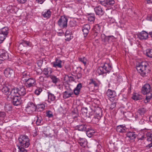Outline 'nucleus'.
Listing matches in <instances>:
<instances>
[{
    "label": "nucleus",
    "mask_w": 152,
    "mask_h": 152,
    "mask_svg": "<svg viewBox=\"0 0 152 152\" xmlns=\"http://www.w3.org/2000/svg\"><path fill=\"white\" fill-rule=\"evenodd\" d=\"M20 145L17 146L19 152H27L25 148H27L29 145V139L25 135H21L18 138Z\"/></svg>",
    "instance_id": "f257e3e1"
},
{
    "label": "nucleus",
    "mask_w": 152,
    "mask_h": 152,
    "mask_svg": "<svg viewBox=\"0 0 152 152\" xmlns=\"http://www.w3.org/2000/svg\"><path fill=\"white\" fill-rule=\"evenodd\" d=\"M148 63L146 61H143L139 64L136 66L137 72L142 76H144L147 72Z\"/></svg>",
    "instance_id": "f03ea898"
},
{
    "label": "nucleus",
    "mask_w": 152,
    "mask_h": 152,
    "mask_svg": "<svg viewBox=\"0 0 152 152\" xmlns=\"http://www.w3.org/2000/svg\"><path fill=\"white\" fill-rule=\"evenodd\" d=\"M67 19L65 16H61L58 21V24L61 27L65 28L67 26Z\"/></svg>",
    "instance_id": "7ed1b4c3"
},
{
    "label": "nucleus",
    "mask_w": 152,
    "mask_h": 152,
    "mask_svg": "<svg viewBox=\"0 0 152 152\" xmlns=\"http://www.w3.org/2000/svg\"><path fill=\"white\" fill-rule=\"evenodd\" d=\"M150 85L148 84H146L142 87L141 92L143 94H146L150 92Z\"/></svg>",
    "instance_id": "20e7f679"
},
{
    "label": "nucleus",
    "mask_w": 152,
    "mask_h": 152,
    "mask_svg": "<svg viewBox=\"0 0 152 152\" xmlns=\"http://www.w3.org/2000/svg\"><path fill=\"white\" fill-rule=\"evenodd\" d=\"M19 96L18 89L17 88H13L10 94L8 95V97L10 98H13L15 96Z\"/></svg>",
    "instance_id": "39448f33"
},
{
    "label": "nucleus",
    "mask_w": 152,
    "mask_h": 152,
    "mask_svg": "<svg viewBox=\"0 0 152 152\" xmlns=\"http://www.w3.org/2000/svg\"><path fill=\"white\" fill-rule=\"evenodd\" d=\"M25 85L28 87L34 86L35 85V80L32 78L29 79L26 81Z\"/></svg>",
    "instance_id": "423d86ee"
},
{
    "label": "nucleus",
    "mask_w": 152,
    "mask_h": 152,
    "mask_svg": "<svg viewBox=\"0 0 152 152\" xmlns=\"http://www.w3.org/2000/svg\"><path fill=\"white\" fill-rule=\"evenodd\" d=\"M0 52H1L0 54V61H3L8 59L9 56L6 51L3 50H1Z\"/></svg>",
    "instance_id": "0eeeda50"
},
{
    "label": "nucleus",
    "mask_w": 152,
    "mask_h": 152,
    "mask_svg": "<svg viewBox=\"0 0 152 152\" xmlns=\"http://www.w3.org/2000/svg\"><path fill=\"white\" fill-rule=\"evenodd\" d=\"M36 106H35L34 104L32 102L28 103V106L26 107L27 110L29 112L35 111L36 110Z\"/></svg>",
    "instance_id": "6e6552de"
},
{
    "label": "nucleus",
    "mask_w": 152,
    "mask_h": 152,
    "mask_svg": "<svg viewBox=\"0 0 152 152\" xmlns=\"http://www.w3.org/2000/svg\"><path fill=\"white\" fill-rule=\"evenodd\" d=\"M4 74L6 77L9 78L13 75V71L10 68H7L5 69Z\"/></svg>",
    "instance_id": "1a4fd4ad"
},
{
    "label": "nucleus",
    "mask_w": 152,
    "mask_h": 152,
    "mask_svg": "<svg viewBox=\"0 0 152 152\" xmlns=\"http://www.w3.org/2000/svg\"><path fill=\"white\" fill-rule=\"evenodd\" d=\"M138 37L141 39H146L148 37V34L145 31H142L138 34Z\"/></svg>",
    "instance_id": "9d476101"
},
{
    "label": "nucleus",
    "mask_w": 152,
    "mask_h": 152,
    "mask_svg": "<svg viewBox=\"0 0 152 152\" xmlns=\"http://www.w3.org/2000/svg\"><path fill=\"white\" fill-rule=\"evenodd\" d=\"M11 98L12 99V102L14 105L17 106L20 104L21 101L19 96H15Z\"/></svg>",
    "instance_id": "9b49d317"
},
{
    "label": "nucleus",
    "mask_w": 152,
    "mask_h": 152,
    "mask_svg": "<svg viewBox=\"0 0 152 152\" xmlns=\"http://www.w3.org/2000/svg\"><path fill=\"white\" fill-rule=\"evenodd\" d=\"M114 0H105L104 1H101V3L105 6L109 5L115 3Z\"/></svg>",
    "instance_id": "f8f14e48"
},
{
    "label": "nucleus",
    "mask_w": 152,
    "mask_h": 152,
    "mask_svg": "<svg viewBox=\"0 0 152 152\" xmlns=\"http://www.w3.org/2000/svg\"><path fill=\"white\" fill-rule=\"evenodd\" d=\"M90 29V26L89 24H86L84 25L83 29L84 36L86 37L88 33V31Z\"/></svg>",
    "instance_id": "ddd939ff"
},
{
    "label": "nucleus",
    "mask_w": 152,
    "mask_h": 152,
    "mask_svg": "<svg viewBox=\"0 0 152 152\" xmlns=\"http://www.w3.org/2000/svg\"><path fill=\"white\" fill-rule=\"evenodd\" d=\"M62 61L60 60H59L56 59V61L52 63L53 66L54 67H58L59 68H61L62 66L61 65Z\"/></svg>",
    "instance_id": "4468645a"
},
{
    "label": "nucleus",
    "mask_w": 152,
    "mask_h": 152,
    "mask_svg": "<svg viewBox=\"0 0 152 152\" xmlns=\"http://www.w3.org/2000/svg\"><path fill=\"white\" fill-rule=\"evenodd\" d=\"M19 96H24L26 93V91L25 88L23 86L19 87L18 88Z\"/></svg>",
    "instance_id": "2eb2a0df"
},
{
    "label": "nucleus",
    "mask_w": 152,
    "mask_h": 152,
    "mask_svg": "<svg viewBox=\"0 0 152 152\" xmlns=\"http://www.w3.org/2000/svg\"><path fill=\"white\" fill-rule=\"evenodd\" d=\"M94 10L96 14L97 15H102L103 14V10L100 6H99L96 7L94 9Z\"/></svg>",
    "instance_id": "dca6fc26"
},
{
    "label": "nucleus",
    "mask_w": 152,
    "mask_h": 152,
    "mask_svg": "<svg viewBox=\"0 0 152 152\" xmlns=\"http://www.w3.org/2000/svg\"><path fill=\"white\" fill-rule=\"evenodd\" d=\"M87 127L88 126H86V125L84 124H82L77 126V128L79 131H86L88 128H87Z\"/></svg>",
    "instance_id": "f3484780"
},
{
    "label": "nucleus",
    "mask_w": 152,
    "mask_h": 152,
    "mask_svg": "<svg viewBox=\"0 0 152 152\" xmlns=\"http://www.w3.org/2000/svg\"><path fill=\"white\" fill-rule=\"evenodd\" d=\"M107 96L110 97H114L116 95L115 92L110 89H108L107 92Z\"/></svg>",
    "instance_id": "a211bd4d"
},
{
    "label": "nucleus",
    "mask_w": 152,
    "mask_h": 152,
    "mask_svg": "<svg viewBox=\"0 0 152 152\" xmlns=\"http://www.w3.org/2000/svg\"><path fill=\"white\" fill-rule=\"evenodd\" d=\"M126 136L130 140H133L136 137V135L134 132H129L127 133Z\"/></svg>",
    "instance_id": "6ab92c4d"
},
{
    "label": "nucleus",
    "mask_w": 152,
    "mask_h": 152,
    "mask_svg": "<svg viewBox=\"0 0 152 152\" xmlns=\"http://www.w3.org/2000/svg\"><path fill=\"white\" fill-rule=\"evenodd\" d=\"M9 29L7 27H4L3 28L0 30V34H3V35H4L6 36L8 33Z\"/></svg>",
    "instance_id": "aec40b11"
},
{
    "label": "nucleus",
    "mask_w": 152,
    "mask_h": 152,
    "mask_svg": "<svg viewBox=\"0 0 152 152\" xmlns=\"http://www.w3.org/2000/svg\"><path fill=\"white\" fill-rule=\"evenodd\" d=\"M9 90L10 89L6 86H3L1 89L2 92L7 95H9Z\"/></svg>",
    "instance_id": "412c9836"
},
{
    "label": "nucleus",
    "mask_w": 152,
    "mask_h": 152,
    "mask_svg": "<svg viewBox=\"0 0 152 152\" xmlns=\"http://www.w3.org/2000/svg\"><path fill=\"white\" fill-rule=\"evenodd\" d=\"M146 94L147 95L146 96V98L144 100V102L145 103H147L148 102L149 100L152 98V94L150 92Z\"/></svg>",
    "instance_id": "4be33fe9"
},
{
    "label": "nucleus",
    "mask_w": 152,
    "mask_h": 152,
    "mask_svg": "<svg viewBox=\"0 0 152 152\" xmlns=\"http://www.w3.org/2000/svg\"><path fill=\"white\" fill-rule=\"evenodd\" d=\"M65 39L67 41H69L71 39V33L69 31H66L65 34Z\"/></svg>",
    "instance_id": "5701e85b"
},
{
    "label": "nucleus",
    "mask_w": 152,
    "mask_h": 152,
    "mask_svg": "<svg viewBox=\"0 0 152 152\" xmlns=\"http://www.w3.org/2000/svg\"><path fill=\"white\" fill-rule=\"evenodd\" d=\"M125 127L123 125H120L117 126L116 130L117 132H123L125 131Z\"/></svg>",
    "instance_id": "b1692460"
},
{
    "label": "nucleus",
    "mask_w": 152,
    "mask_h": 152,
    "mask_svg": "<svg viewBox=\"0 0 152 152\" xmlns=\"http://www.w3.org/2000/svg\"><path fill=\"white\" fill-rule=\"evenodd\" d=\"M112 37H113V36H112L106 37L104 34H102L101 35L102 41L106 43L108 41L110 38Z\"/></svg>",
    "instance_id": "393cba45"
},
{
    "label": "nucleus",
    "mask_w": 152,
    "mask_h": 152,
    "mask_svg": "<svg viewBox=\"0 0 152 152\" xmlns=\"http://www.w3.org/2000/svg\"><path fill=\"white\" fill-rule=\"evenodd\" d=\"M142 96L138 94L134 93L133 94L132 99L134 100H138L141 99Z\"/></svg>",
    "instance_id": "a878e982"
},
{
    "label": "nucleus",
    "mask_w": 152,
    "mask_h": 152,
    "mask_svg": "<svg viewBox=\"0 0 152 152\" xmlns=\"http://www.w3.org/2000/svg\"><path fill=\"white\" fill-rule=\"evenodd\" d=\"M88 129V128L86 131V134L88 137H91L94 134V132L93 130L92 129Z\"/></svg>",
    "instance_id": "bb28decb"
},
{
    "label": "nucleus",
    "mask_w": 152,
    "mask_h": 152,
    "mask_svg": "<svg viewBox=\"0 0 152 152\" xmlns=\"http://www.w3.org/2000/svg\"><path fill=\"white\" fill-rule=\"evenodd\" d=\"M52 71V70L50 69H48L45 68L44 69L43 72L44 74L48 77L49 76H50V74L51 73Z\"/></svg>",
    "instance_id": "cd10ccee"
},
{
    "label": "nucleus",
    "mask_w": 152,
    "mask_h": 152,
    "mask_svg": "<svg viewBox=\"0 0 152 152\" xmlns=\"http://www.w3.org/2000/svg\"><path fill=\"white\" fill-rule=\"evenodd\" d=\"M105 71L104 70V69L103 67L101 66L99 67L97 69L96 72L99 75H101Z\"/></svg>",
    "instance_id": "c85d7f7f"
},
{
    "label": "nucleus",
    "mask_w": 152,
    "mask_h": 152,
    "mask_svg": "<svg viewBox=\"0 0 152 152\" xmlns=\"http://www.w3.org/2000/svg\"><path fill=\"white\" fill-rule=\"evenodd\" d=\"M104 70L106 71H108L111 69L110 66L107 64H105L103 67Z\"/></svg>",
    "instance_id": "c756f323"
},
{
    "label": "nucleus",
    "mask_w": 152,
    "mask_h": 152,
    "mask_svg": "<svg viewBox=\"0 0 152 152\" xmlns=\"http://www.w3.org/2000/svg\"><path fill=\"white\" fill-rule=\"evenodd\" d=\"M29 77V74L27 72H23L22 74V79L25 81L28 79Z\"/></svg>",
    "instance_id": "7c9ffc66"
},
{
    "label": "nucleus",
    "mask_w": 152,
    "mask_h": 152,
    "mask_svg": "<svg viewBox=\"0 0 152 152\" xmlns=\"http://www.w3.org/2000/svg\"><path fill=\"white\" fill-rule=\"evenodd\" d=\"M37 109L39 111H41L45 108V106L43 104H38L36 106Z\"/></svg>",
    "instance_id": "2f4dec72"
},
{
    "label": "nucleus",
    "mask_w": 152,
    "mask_h": 152,
    "mask_svg": "<svg viewBox=\"0 0 152 152\" xmlns=\"http://www.w3.org/2000/svg\"><path fill=\"white\" fill-rule=\"evenodd\" d=\"M79 142L80 143V145L83 147L86 146V142L85 139L81 138L80 139Z\"/></svg>",
    "instance_id": "473e14b6"
},
{
    "label": "nucleus",
    "mask_w": 152,
    "mask_h": 152,
    "mask_svg": "<svg viewBox=\"0 0 152 152\" xmlns=\"http://www.w3.org/2000/svg\"><path fill=\"white\" fill-rule=\"evenodd\" d=\"M50 15V12L48 10L46 12H45L43 14V15L44 17L48 18H49Z\"/></svg>",
    "instance_id": "72a5a7b5"
},
{
    "label": "nucleus",
    "mask_w": 152,
    "mask_h": 152,
    "mask_svg": "<svg viewBox=\"0 0 152 152\" xmlns=\"http://www.w3.org/2000/svg\"><path fill=\"white\" fill-rule=\"evenodd\" d=\"M48 98L49 100L51 101H54L55 99V96L54 95L51 93H49L48 94Z\"/></svg>",
    "instance_id": "f704fd0d"
},
{
    "label": "nucleus",
    "mask_w": 152,
    "mask_h": 152,
    "mask_svg": "<svg viewBox=\"0 0 152 152\" xmlns=\"http://www.w3.org/2000/svg\"><path fill=\"white\" fill-rule=\"evenodd\" d=\"M6 114L5 112L0 111V122H2Z\"/></svg>",
    "instance_id": "c9c22d12"
},
{
    "label": "nucleus",
    "mask_w": 152,
    "mask_h": 152,
    "mask_svg": "<svg viewBox=\"0 0 152 152\" xmlns=\"http://www.w3.org/2000/svg\"><path fill=\"white\" fill-rule=\"evenodd\" d=\"M146 55L148 57L152 58V49H148L146 50Z\"/></svg>",
    "instance_id": "e433bc0d"
},
{
    "label": "nucleus",
    "mask_w": 152,
    "mask_h": 152,
    "mask_svg": "<svg viewBox=\"0 0 152 152\" xmlns=\"http://www.w3.org/2000/svg\"><path fill=\"white\" fill-rule=\"evenodd\" d=\"M50 77L53 83H56L58 82V79L56 76L51 75Z\"/></svg>",
    "instance_id": "4c0bfd02"
},
{
    "label": "nucleus",
    "mask_w": 152,
    "mask_h": 152,
    "mask_svg": "<svg viewBox=\"0 0 152 152\" xmlns=\"http://www.w3.org/2000/svg\"><path fill=\"white\" fill-rule=\"evenodd\" d=\"M147 136V140L148 141H151L152 140V133L148 132L146 134Z\"/></svg>",
    "instance_id": "58836bf2"
},
{
    "label": "nucleus",
    "mask_w": 152,
    "mask_h": 152,
    "mask_svg": "<svg viewBox=\"0 0 152 152\" xmlns=\"http://www.w3.org/2000/svg\"><path fill=\"white\" fill-rule=\"evenodd\" d=\"M145 112V110L144 108H141L139 109L138 111V112L140 114V115H142Z\"/></svg>",
    "instance_id": "ea45409f"
},
{
    "label": "nucleus",
    "mask_w": 152,
    "mask_h": 152,
    "mask_svg": "<svg viewBox=\"0 0 152 152\" xmlns=\"http://www.w3.org/2000/svg\"><path fill=\"white\" fill-rule=\"evenodd\" d=\"M6 36L3 34H0V43H1L5 39Z\"/></svg>",
    "instance_id": "a19ab883"
},
{
    "label": "nucleus",
    "mask_w": 152,
    "mask_h": 152,
    "mask_svg": "<svg viewBox=\"0 0 152 152\" xmlns=\"http://www.w3.org/2000/svg\"><path fill=\"white\" fill-rule=\"evenodd\" d=\"M95 18L93 15H91L88 17V20L89 21L91 22L94 20Z\"/></svg>",
    "instance_id": "79ce46f5"
},
{
    "label": "nucleus",
    "mask_w": 152,
    "mask_h": 152,
    "mask_svg": "<svg viewBox=\"0 0 152 152\" xmlns=\"http://www.w3.org/2000/svg\"><path fill=\"white\" fill-rule=\"evenodd\" d=\"M71 94L70 93L66 91H65L64 94V98H66L69 97L71 96Z\"/></svg>",
    "instance_id": "37998d69"
},
{
    "label": "nucleus",
    "mask_w": 152,
    "mask_h": 152,
    "mask_svg": "<svg viewBox=\"0 0 152 152\" xmlns=\"http://www.w3.org/2000/svg\"><path fill=\"white\" fill-rule=\"evenodd\" d=\"M89 84H93L94 85V87H96L98 86V84L94 80L92 79L90 80V82L89 83Z\"/></svg>",
    "instance_id": "c03bdc74"
},
{
    "label": "nucleus",
    "mask_w": 152,
    "mask_h": 152,
    "mask_svg": "<svg viewBox=\"0 0 152 152\" xmlns=\"http://www.w3.org/2000/svg\"><path fill=\"white\" fill-rule=\"evenodd\" d=\"M30 42H27V41H24L23 42L22 44H20V46H19V49H20V47L22 45H27L28 46V45H30Z\"/></svg>",
    "instance_id": "a18cd8bd"
},
{
    "label": "nucleus",
    "mask_w": 152,
    "mask_h": 152,
    "mask_svg": "<svg viewBox=\"0 0 152 152\" xmlns=\"http://www.w3.org/2000/svg\"><path fill=\"white\" fill-rule=\"evenodd\" d=\"M80 61L82 62L84 65H86V63L87 60L85 58H80L79 59Z\"/></svg>",
    "instance_id": "49530a36"
},
{
    "label": "nucleus",
    "mask_w": 152,
    "mask_h": 152,
    "mask_svg": "<svg viewBox=\"0 0 152 152\" xmlns=\"http://www.w3.org/2000/svg\"><path fill=\"white\" fill-rule=\"evenodd\" d=\"M42 91V89L39 88L36 89L35 91V93L37 95H39Z\"/></svg>",
    "instance_id": "de8ad7c7"
},
{
    "label": "nucleus",
    "mask_w": 152,
    "mask_h": 152,
    "mask_svg": "<svg viewBox=\"0 0 152 152\" xmlns=\"http://www.w3.org/2000/svg\"><path fill=\"white\" fill-rule=\"evenodd\" d=\"M145 118H143L139 121V123L140 124H145L146 121L145 120Z\"/></svg>",
    "instance_id": "09e8293b"
},
{
    "label": "nucleus",
    "mask_w": 152,
    "mask_h": 152,
    "mask_svg": "<svg viewBox=\"0 0 152 152\" xmlns=\"http://www.w3.org/2000/svg\"><path fill=\"white\" fill-rule=\"evenodd\" d=\"M102 115V113L101 112L100 113L97 114V113H96V118H97V119H99L101 117Z\"/></svg>",
    "instance_id": "8fccbe9b"
},
{
    "label": "nucleus",
    "mask_w": 152,
    "mask_h": 152,
    "mask_svg": "<svg viewBox=\"0 0 152 152\" xmlns=\"http://www.w3.org/2000/svg\"><path fill=\"white\" fill-rule=\"evenodd\" d=\"M116 106L115 103H113L110 105V109L111 110L113 109Z\"/></svg>",
    "instance_id": "3c124183"
},
{
    "label": "nucleus",
    "mask_w": 152,
    "mask_h": 152,
    "mask_svg": "<svg viewBox=\"0 0 152 152\" xmlns=\"http://www.w3.org/2000/svg\"><path fill=\"white\" fill-rule=\"evenodd\" d=\"M69 77L66 75H65L64 77V80L65 81H67L69 80Z\"/></svg>",
    "instance_id": "603ef678"
},
{
    "label": "nucleus",
    "mask_w": 152,
    "mask_h": 152,
    "mask_svg": "<svg viewBox=\"0 0 152 152\" xmlns=\"http://www.w3.org/2000/svg\"><path fill=\"white\" fill-rule=\"evenodd\" d=\"M82 87V85L81 83L78 84L75 89L80 91V89Z\"/></svg>",
    "instance_id": "864d4df0"
},
{
    "label": "nucleus",
    "mask_w": 152,
    "mask_h": 152,
    "mask_svg": "<svg viewBox=\"0 0 152 152\" xmlns=\"http://www.w3.org/2000/svg\"><path fill=\"white\" fill-rule=\"evenodd\" d=\"M80 91L75 88L74 90V93L75 95H77L79 94Z\"/></svg>",
    "instance_id": "5fc2aeb1"
},
{
    "label": "nucleus",
    "mask_w": 152,
    "mask_h": 152,
    "mask_svg": "<svg viewBox=\"0 0 152 152\" xmlns=\"http://www.w3.org/2000/svg\"><path fill=\"white\" fill-rule=\"evenodd\" d=\"M41 119H38L36 121V124L37 125H39L40 124V123L41 122Z\"/></svg>",
    "instance_id": "6e6d98bb"
},
{
    "label": "nucleus",
    "mask_w": 152,
    "mask_h": 152,
    "mask_svg": "<svg viewBox=\"0 0 152 152\" xmlns=\"http://www.w3.org/2000/svg\"><path fill=\"white\" fill-rule=\"evenodd\" d=\"M18 1L21 3H24L25 2L26 0H18Z\"/></svg>",
    "instance_id": "4d7b16f0"
},
{
    "label": "nucleus",
    "mask_w": 152,
    "mask_h": 152,
    "mask_svg": "<svg viewBox=\"0 0 152 152\" xmlns=\"http://www.w3.org/2000/svg\"><path fill=\"white\" fill-rule=\"evenodd\" d=\"M37 1L40 4H42L44 1V0H37Z\"/></svg>",
    "instance_id": "13d9d810"
},
{
    "label": "nucleus",
    "mask_w": 152,
    "mask_h": 152,
    "mask_svg": "<svg viewBox=\"0 0 152 152\" xmlns=\"http://www.w3.org/2000/svg\"><path fill=\"white\" fill-rule=\"evenodd\" d=\"M138 113H139L138 112L136 113L135 115V118H137L138 117Z\"/></svg>",
    "instance_id": "bf43d9fd"
},
{
    "label": "nucleus",
    "mask_w": 152,
    "mask_h": 152,
    "mask_svg": "<svg viewBox=\"0 0 152 152\" xmlns=\"http://www.w3.org/2000/svg\"><path fill=\"white\" fill-rule=\"evenodd\" d=\"M47 116L49 117H51L53 116V115L52 114H49L48 113L47 114Z\"/></svg>",
    "instance_id": "052dcab7"
},
{
    "label": "nucleus",
    "mask_w": 152,
    "mask_h": 152,
    "mask_svg": "<svg viewBox=\"0 0 152 152\" xmlns=\"http://www.w3.org/2000/svg\"><path fill=\"white\" fill-rule=\"evenodd\" d=\"M148 3H152V0H146Z\"/></svg>",
    "instance_id": "680f3d73"
},
{
    "label": "nucleus",
    "mask_w": 152,
    "mask_h": 152,
    "mask_svg": "<svg viewBox=\"0 0 152 152\" xmlns=\"http://www.w3.org/2000/svg\"><path fill=\"white\" fill-rule=\"evenodd\" d=\"M81 76V75L80 73L77 75V77L78 78H80Z\"/></svg>",
    "instance_id": "e2e57ef3"
},
{
    "label": "nucleus",
    "mask_w": 152,
    "mask_h": 152,
    "mask_svg": "<svg viewBox=\"0 0 152 152\" xmlns=\"http://www.w3.org/2000/svg\"><path fill=\"white\" fill-rule=\"evenodd\" d=\"M149 119L151 122H152V116H151L149 117Z\"/></svg>",
    "instance_id": "0e129e2a"
},
{
    "label": "nucleus",
    "mask_w": 152,
    "mask_h": 152,
    "mask_svg": "<svg viewBox=\"0 0 152 152\" xmlns=\"http://www.w3.org/2000/svg\"><path fill=\"white\" fill-rule=\"evenodd\" d=\"M58 34H59V35L61 36V35H60L59 34H63V32L62 30H61V31H60L59 32Z\"/></svg>",
    "instance_id": "69168bd1"
},
{
    "label": "nucleus",
    "mask_w": 152,
    "mask_h": 152,
    "mask_svg": "<svg viewBox=\"0 0 152 152\" xmlns=\"http://www.w3.org/2000/svg\"><path fill=\"white\" fill-rule=\"evenodd\" d=\"M148 146L150 148L152 146V142L149 144Z\"/></svg>",
    "instance_id": "338daca9"
},
{
    "label": "nucleus",
    "mask_w": 152,
    "mask_h": 152,
    "mask_svg": "<svg viewBox=\"0 0 152 152\" xmlns=\"http://www.w3.org/2000/svg\"><path fill=\"white\" fill-rule=\"evenodd\" d=\"M149 34L151 35V37L152 38V31L150 32Z\"/></svg>",
    "instance_id": "774afa93"
}]
</instances>
